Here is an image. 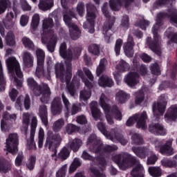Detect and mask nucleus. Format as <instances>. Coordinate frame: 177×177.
<instances>
[{
    "mask_svg": "<svg viewBox=\"0 0 177 177\" xmlns=\"http://www.w3.org/2000/svg\"><path fill=\"white\" fill-rule=\"evenodd\" d=\"M112 161L118 165L120 169L125 170L129 165L139 164V160L128 153L116 154L112 157Z\"/></svg>",
    "mask_w": 177,
    "mask_h": 177,
    "instance_id": "7ed1b4c3",
    "label": "nucleus"
},
{
    "mask_svg": "<svg viewBox=\"0 0 177 177\" xmlns=\"http://www.w3.org/2000/svg\"><path fill=\"white\" fill-rule=\"evenodd\" d=\"M57 44V36L53 35L46 46L48 52L53 53V52H55Z\"/></svg>",
    "mask_w": 177,
    "mask_h": 177,
    "instance_id": "4c0bfd02",
    "label": "nucleus"
},
{
    "mask_svg": "<svg viewBox=\"0 0 177 177\" xmlns=\"http://www.w3.org/2000/svg\"><path fill=\"white\" fill-rule=\"evenodd\" d=\"M117 69L122 73L128 71V70H129V64H128L124 59H122L117 66Z\"/></svg>",
    "mask_w": 177,
    "mask_h": 177,
    "instance_id": "bf43d9fd",
    "label": "nucleus"
},
{
    "mask_svg": "<svg viewBox=\"0 0 177 177\" xmlns=\"http://www.w3.org/2000/svg\"><path fill=\"white\" fill-rule=\"evenodd\" d=\"M12 169V164L3 158H0V172L8 174Z\"/></svg>",
    "mask_w": 177,
    "mask_h": 177,
    "instance_id": "72a5a7b5",
    "label": "nucleus"
},
{
    "mask_svg": "<svg viewBox=\"0 0 177 177\" xmlns=\"http://www.w3.org/2000/svg\"><path fill=\"white\" fill-rule=\"evenodd\" d=\"M89 171V175L91 177H106V175L101 173L96 167H90Z\"/></svg>",
    "mask_w": 177,
    "mask_h": 177,
    "instance_id": "13d9d810",
    "label": "nucleus"
},
{
    "mask_svg": "<svg viewBox=\"0 0 177 177\" xmlns=\"http://www.w3.org/2000/svg\"><path fill=\"white\" fill-rule=\"evenodd\" d=\"M3 118L10 124H13V122H16V120L17 119V115H16V113L10 114L9 113V112L5 111L3 114Z\"/></svg>",
    "mask_w": 177,
    "mask_h": 177,
    "instance_id": "49530a36",
    "label": "nucleus"
},
{
    "mask_svg": "<svg viewBox=\"0 0 177 177\" xmlns=\"http://www.w3.org/2000/svg\"><path fill=\"white\" fill-rule=\"evenodd\" d=\"M44 139H45V131L44 129L41 127L39 130V135H38V147L39 149H42L44 147Z\"/></svg>",
    "mask_w": 177,
    "mask_h": 177,
    "instance_id": "4d7b16f0",
    "label": "nucleus"
},
{
    "mask_svg": "<svg viewBox=\"0 0 177 177\" xmlns=\"http://www.w3.org/2000/svg\"><path fill=\"white\" fill-rule=\"evenodd\" d=\"M68 157H70V151L68 147H64L58 153V158L62 161H65Z\"/></svg>",
    "mask_w": 177,
    "mask_h": 177,
    "instance_id": "a18cd8bd",
    "label": "nucleus"
},
{
    "mask_svg": "<svg viewBox=\"0 0 177 177\" xmlns=\"http://www.w3.org/2000/svg\"><path fill=\"white\" fill-rule=\"evenodd\" d=\"M66 174H67V165H64L56 172V177H66Z\"/></svg>",
    "mask_w": 177,
    "mask_h": 177,
    "instance_id": "774afa93",
    "label": "nucleus"
},
{
    "mask_svg": "<svg viewBox=\"0 0 177 177\" xmlns=\"http://www.w3.org/2000/svg\"><path fill=\"white\" fill-rule=\"evenodd\" d=\"M62 99L64 108L66 110V112L65 113V117L66 118H68V115H70V105H71L70 101L68 100V98L66 97V95H64V93L62 94Z\"/></svg>",
    "mask_w": 177,
    "mask_h": 177,
    "instance_id": "de8ad7c7",
    "label": "nucleus"
},
{
    "mask_svg": "<svg viewBox=\"0 0 177 177\" xmlns=\"http://www.w3.org/2000/svg\"><path fill=\"white\" fill-rule=\"evenodd\" d=\"M19 136L17 133H11L8 136L6 139V150L8 153L16 156L17 151H19Z\"/></svg>",
    "mask_w": 177,
    "mask_h": 177,
    "instance_id": "1a4fd4ad",
    "label": "nucleus"
},
{
    "mask_svg": "<svg viewBox=\"0 0 177 177\" xmlns=\"http://www.w3.org/2000/svg\"><path fill=\"white\" fill-rule=\"evenodd\" d=\"M73 50H74V48H69L67 50V44L66 42L62 43L59 46L60 56L65 60H68V62L73 60Z\"/></svg>",
    "mask_w": 177,
    "mask_h": 177,
    "instance_id": "aec40b11",
    "label": "nucleus"
},
{
    "mask_svg": "<svg viewBox=\"0 0 177 177\" xmlns=\"http://www.w3.org/2000/svg\"><path fill=\"white\" fill-rule=\"evenodd\" d=\"M166 108L167 99L165 98V94H162L158 97V103L155 102L152 105V111L156 120H160V116L163 115L164 113H165Z\"/></svg>",
    "mask_w": 177,
    "mask_h": 177,
    "instance_id": "0eeeda50",
    "label": "nucleus"
},
{
    "mask_svg": "<svg viewBox=\"0 0 177 177\" xmlns=\"http://www.w3.org/2000/svg\"><path fill=\"white\" fill-rule=\"evenodd\" d=\"M35 164H37V156L35 155H32L29 157L26 162V167L29 171H34Z\"/></svg>",
    "mask_w": 177,
    "mask_h": 177,
    "instance_id": "c03bdc74",
    "label": "nucleus"
},
{
    "mask_svg": "<svg viewBox=\"0 0 177 177\" xmlns=\"http://www.w3.org/2000/svg\"><path fill=\"white\" fill-rule=\"evenodd\" d=\"M40 95H42L40 98L41 103L48 104L50 99V88H49V86H48L47 84H43V88L41 89Z\"/></svg>",
    "mask_w": 177,
    "mask_h": 177,
    "instance_id": "a878e982",
    "label": "nucleus"
},
{
    "mask_svg": "<svg viewBox=\"0 0 177 177\" xmlns=\"http://www.w3.org/2000/svg\"><path fill=\"white\" fill-rule=\"evenodd\" d=\"M39 117L45 127H48L49 122L48 121V108L46 105H41L39 109Z\"/></svg>",
    "mask_w": 177,
    "mask_h": 177,
    "instance_id": "2f4dec72",
    "label": "nucleus"
},
{
    "mask_svg": "<svg viewBox=\"0 0 177 177\" xmlns=\"http://www.w3.org/2000/svg\"><path fill=\"white\" fill-rule=\"evenodd\" d=\"M62 143V136L59 133H53V132H48L44 144L45 149H48L50 151H53L54 153L51 155L53 158L57 156V148Z\"/></svg>",
    "mask_w": 177,
    "mask_h": 177,
    "instance_id": "423d86ee",
    "label": "nucleus"
},
{
    "mask_svg": "<svg viewBox=\"0 0 177 177\" xmlns=\"http://www.w3.org/2000/svg\"><path fill=\"white\" fill-rule=\"evenodd\" d=\"M105 63V59H100L99 66L97 68L96 71V74L97 77H100V75H102V74H103V72L106 70V65L104 64Z\"/></svg>",
    "mask_w": 177,
    "mask_h": 177,
    "instance_id": "6e6d98bb",
    "label": "nucleus"
},
{
    "mask_svg": "<svg viewBox=\"0 0 177 177\" xmlns=\"http://www.w3.org/2000/svg\"><path fill=\"white\" fill-rule=\"evenodd\" d=\"M160 153L163 156H172L174 154V149H172V142L167 141L166 143L160 147Z\"/></svg>",
    "mask_w": 177,
    "mask_h": 177,
    "instance_id": "c85d7f7f",
    "label": "nucleus"
},
{
    "mask_svg": "<svg viewBox=\"0 0 177 177\" xmlns=\"http://www.w3.org/2000/svg\"><path fill=\"white\" fill-rule=\"evenodd\" d=\"M160 37H153V39L151 37L147 38V44L149 49L156 53L158 56H161V50L160 48Z\"/></svg>",
    "mask_w": 177,
    "mask_h": 177,
    "instance_id": "a211bd4d",
    "label": "nucleus"
},
{
    "mask_svg": "<svg viewBox=\"0 0 177 177\" xmlns=\"http://www.w3.org/2000/svg\"><path fill=\"white\" fill-rule=\"evenodd\" d=\"M134 1L135 0H109V6L113 12H118L123 5L125 9H128Z\"/></svg>",
    "mask_w": 177,
    "mask_h": 177,
    "instance_id": "ddd939ff",
    "label": "nucleus"
},
{
    "mask_svg": "<svg viewBox=\"0 0 177 177\" xmlns=\"http://www.w3.org/2000/svg\"><path fill=\"white\" fill-rule=\"evenodd\" d=\"M133 46H135L133 37L131 35H129L127 42L124 43L123 46L124 52L127 57H133Z\"/></svg>",
    "mask_w": 177,
    "mask_h": 177,
    "instance_id": "4be33fe9",
    "label": "nucleus"
},
{
    "mask_svg": "<svg viewBox=\"0 0 177 177\" xmlns=\"http://www.w3.org/2000/svg\"><path fill=\"white\" fill-rule=\"evenodd\" d=\"M27 84L29 89L32 91L34 95L35 96L41 95V89L43 88L40 85L38 84L37 81L34 80V77H28L27 79Z\"/></svg>",
    "mask_w": 177,
    "mask_h": 177,
    "instance_id": "5701e85b",
    "label": "nucleus"
},
{
    "mask_svg": "<svg viewBox=\"0 0 177 177\" xmlns=\"http://www.w3.org/2000/svg\"><path fill=\"white\" fill-rule=\"evenodd\" d=\"M55 75L57 78H59L60 81L63 82L64 81V73H66V69L64 68V65H60L59 68L57 64L55 66Z\"/></svg>",
    "mask_w": 177,
    "mask_h": 177,
    "instance_id": "ea45409f",
    "label": "nucleus"
},
{
    "mask_svg": "<svg viewBox=\"0 0 177 177\" xmlns=\"http://www.w3.org/2000/svg\"><path fill=\"white\" fill-rule=\"evenodd\" d=\"M148 129L151 133H153V135L158 136H165L167 135V129L160 123H152L149 124Z\"/></svg>",
    "mask_w": 177,
    "mask_h": 177,
    "instance_id": "6ab92c4d",
    "label": "nucleus"
},
{
    "mask_svg": "<svg viewBox=\"0 0 177 177\" xmlns=\"http://www.w3.org/2000/svg\"><path fill=\"white\" fill-rule=\"evenodd\" d=\"M39 20H40L39 15L35 14L33 15L32 18V22H31V27L33 31H35V30L38 28V26H39Z\"/></svg>",
    "mask_w": 177,
    "mask_h": 177,
    "instance_id": "052dcab7",
    "label": "nucleus"
},
{
    "mask_svg": "<svg viewBox=\"0 0 177 177\" xmlns=\"http://www.w3.org/2000/svg\"><path fill=\"white\" fill-rule=\"evenodd\" d=\"M22 43L24 45L25 48H28V49H30L32 50L34 49V43L30 38L28 37H23L22 39Z\"/></svg>",
    "mask_w": 177,
    "mask_h": 177,
    "instance_id": "e2e57ef3",
    "label": "nucleus"
},
{
    "mask_svg": "<svg viewBox=\"0 0 177 177\" xmlns=\"http://www.w3.org/2000/svg\"><path fill=\"white\" fill-rule=\"evenodd\" d=\"M61 5L65 11L63 12L64 21L69 28V34L71 38L74 41L78 39L81 37V30L78 26L73 22V18L75 17V12L71 10L67 9V1L61 0Z\"/></svg>",
    "mask_w": 177,
    "mask_h": 177,
    "instance_id": "f257e3e1",
    "label": "nucleus"
},
{
    "mask_svg": "<svg viewBox=\"0 0 177 177\" xmlns=\"http://www.w3.org/2000/svg\"><path fill=\"white\" fill-rule=\"evenodd\" d=\"M6 66L10 73H15L18 78H23V72L20 68V64L15 57H10L6 61Z\"/></svg>",
    "mask_w": 177,
    "mask_h": 177,
    "instance_id": "9d476101",
    "label": "nucleus"
},
{
    "mask_svg": "<svg viewBox=\"0 0 177 177\" xmlns=\"http://www.w3.org/2000/svg\"><path fill=\"white\" fill-rule=\"evenodd\" d=\"M82 146V140L79 138H75L70 143V149L73 151V153H77L80 148Z\"/></svg>",
    "mask_w": 177,
    "mask_h": 177,
    "instance_id": "a19ab883",
    "label": "nucleus"
},
{
    "mask_svg": "<svg viewBox=\"0 0 177 177\" xmlns=\"http://www.w3.org/2000/svg\"><path fill=\"white\" fill-rule=\"evenodd\" d=\"M148 171L149 175L153 177H160L161 175H162L161 168L159 167H149Z\"/></svg>",
    "mask_w": 177,
    "mask_h": 177,
    "instance_id": "8fccbe9b",
    "label": "nucleus"
},
{
    "mask_svg": "<svg viewBox=\"0 0 177 177\" xmlns=\"http://www.w3.org/2000/svg\"><path fill=\"white\" fill-rule=\"evenodd\" d=\"M6 44L8 46H15L16 45V37L12 32H8L6 36Z\"/></svg>",
    "mask_w": 177,
    "mask_h": 177,
    "instance_id": "37998d69",
    "label": "nucleus"
},
{
    "mask_svg": "<svg viewBox=\"0 0 177 177\" xmlns=\"http://www.w3.org/2000/svg\"><path fill=\"white\" fill-rule=\"evenodd\" d=\"M177 119V104L171 105L165 115V120L167 122L175 121Z\"/></svg>",
    "mask_w": 177,
    "mask_h": 177,
    "instance_id": "393cba45",
    "label": "nucleus"
},
{
    "mask_svg": "<svg viewBox=\"0 0 177 177\" xmlns=\"http://www.w3.org/2000/svg\"><path fill=\"white\" fill-rule=\"evenodd\" d=\"M114 23H115V20L113 18L109 19L104 23L103 34L106 35V37H108V38H110V37L113 35V30L111 29L113 28V26H114ZM109 31L111 32H109Z\"/></svg>",
    "mask_w": 177,
    "mask_h": 177,
    "instance_id": "cd10ccee",
    "label": "nucleus"
},
{
    "mask_svg": "<svg viewBox=\"0 0 177 177\" xmlns=\"http://www.w3.org/2000/svg\"><path fill=\"white\" fill-rule=\"evenodd\" d=\"M145 100V92L140 90L135 93V103L136 104H140Z\"/></svg>",
    "mask_w": 177,
    "mask_h": 177,
    "instance_id": "5fc2aeb1",
    "label": "nucleus"
},
{
    "mask_svg": "<svg viewBox=\"0 0 177 177\" xmlns=\"http://www.w3.org/2000/svg\"><path fill=\"white\" fill-rule=\"evenodd\" d=\"M131 150L138 158H141L142 160L146 158L150 152V149L147 147H132Z\"/></svg>",
    "mask_w": 177,
    "mask_h": 177,
    "instance_id": "b1692460",
    "label": "nucleus"
},
{
    "mask_svg": "<svg viewBox=\"0 0 177 177\" xmlns=\"http://www.w3.org/2000/svg\"><path fill=\"white\" fill-rule=\"evenodd\" d=\"M169 19V21L173 26L177 28V10H169L168 12H160L157 15V19Z\"/></svg>",
    "mask_w": 177,
    "mask_h": 177,
    "instance_id": "dca6fc26",
    "label": "nucleus"
},
{
    "mask_svg": "<svg viewBox=\"0 0 177 177\" xmlns=\"http://www.w3.org/2000/svg\"><path fill=\"white\" fill-rule=\"evenodd\" d=\"M147 121V113L146 111H143L140 116L138 115H136L134 116L130 117L127 122L126 125L127 127H132L135 124V122H137L136 127L138 129L142 128V129H146V122Z\"/></svg>",
    "mask_w": 177,
    "mask_h": 177,
    "instance_id": "6e6552de",
    "label": "nucleus"
},
{
    "mask_svg": "<svg viewBox=\"0 0 177 177\" xmlns=\"http://www.w3.org/2000/svg\"><path fill=\"white\" fill-rule=\"evenodd\" d=\"M97 9L92 3L86 4V21L83 24V28L88 30L90 34L95 32V21L96 20V13Z\"/></svg>",
    "mask_w": 177,
    "mask_h": 177,
    "instance_id": "20e7f679",
    "label": "nucleus"
},
{
    "mask_svg": "<svg viewBox=\"0 0 177 177\" xmlns=\"http://www.w3.org/2000/svg\"><path fill=\"white\" fill-rule=\"evenodd\" d=\"M53 7V0H40L39 3V8L41 10H49L50 8Z\"/></svg>",
    "mask_w": 177,
    "mask_h": 177,
    "instance_id": "58836bf2",
    "label": "nucleus"
},
{
    "mask_svg": "<svg viewBox=\"0 0 177 177\" xmlns=\"http://www.w3.org/2000/svg\"><path fill=\"white\" fill-rule=\"evenodd\" d=\"M133 145H143V138L140 134L134 133L131 136Z\"/></svg>",
    "mask_w": 177,
    "mask_h": 177,
    "instance_id": "680f3d73",
    "label": "nucleus"
},
{
    "mask_svg": "<svg viewBox=\"0 0 177 177\" xmlns=\"http://www.w3.org/2000/svg\"><path fill=\"white\" fill-rule=\"evenodd\" d=\"M64 125V120L63 119H59L57 120L53 125V131L54 132H59L62 128H63V126Z\"/></svg>",
    "mask_w": 177,
    "mask_h": 177,
    "instance_id": "69168bd1",
    "label": "nucleus"
},
{
    "mask_svg": "<svg viewBox=\"0 0 177 177\" xmlns=\"http://www.w3.org/2000/svg\"><path fill=\"white\" fill-rule=\"evenodd\" d=\"M100 104L105 113L108 124L110 125L114 124L113 117H114L115 120H118V121L122 120V114L121 111H120L118 106L117 105L110 106L109 104L106 103V96L104 94H102L100 98Z\"/></svg>",
    "mask_w": 177,
    "mask_h": 177,
    "instance_id": "f03ea898",
    "label": "nucleus"
},
{
    "mask_svg": "<svg viewBox=\"0 0 177 177\" xmlns=\"http://www.w3.org/2000/svg\"><path fill=\"white\" fill-rule=\"evenodd\" d=\"M55 24H53V19L52 18L46 19L43 21L42 29L44 34L53 35V28Z\"/></svg>",
    "mask_w": 177,
    "mask_h": 177,
    "instance_id": "bb28decb",
    "label": "nucleus"
},
{
    "mask_svg": "<svg viewBox=\"0 0 177 177\" xmlns=\"http://www.w3.org/2000/svg\"><path fill=\"white\" fill-rule=\"evenodd\" d=\"M97 127L99 131H100L101 133L107 138H110L111 139H116V140H121V139H122V136L120 134V133L112 131V133L113 132H114V133L111 134V133L107 131V129H106V124L102 122H98Z\"/></svg>",
    "mask_w": 177,
    "mask_h": 177,
    "instance_id": "f3484780",
    "label": "nucleus"
},
{
    "mask_svg": "<svg viewBox=\"0 0 177 177\" xmlns=\"http://www.w3.org/2000/svg\"><path fill=\"white\" fill-rule=\"evenodd\" d=\"M84 85L86 88H84L80 93V99L82 102H86L91 99V96L92 95V88H93V83L88 80L84 81Z\"/></svg>",
    "mask_w": 177,
    "mask_h": 177,
    "instance_id": "2eb2a0df",
    "label": "nucleus"
},
{
    "mask_svg": "<svg viewBox=\"0 0 177 177\" xmlns=\"http://www.w3.org/2000/svg\"><path fill=\"white\" fill-rule=\"evenodd\" d=\"M88 52L94 56L100 55V46L96 44H92L88 46Z\"/></svg>",
    "mask_w": 177,
    "mask_h": 177,
    "instance_id": "3c124183",
    "label": "nucleus"
},
{
    "mask_svg": "<svg viewBox=\"0 0 177 177\" xmlns=\"http://www.w3.org/2000/svg\"><path fill=\"white\" fill-rule=\"evenodd\" d=\"M8 120L5 119L1 121V129L2 132H8L10 128H12V123H8Z\"/></svg>",
    "mask_w": 177,
    "mask_h": 177,
    "instance_id": "0e129e2a",
    "label": "nucleus"
},
{
    "mask_svg": "<svg viewBox=\"0 0 177 177\" xmlns=\"http://www.w3.org/2000/svg\"><path fill=\"white\" fill-rule=\"evenodd\" d=\"M37 124L38 120H37V117H33L30 126V139L27 140L29 150H37V145H35L34 138L35 136V129H37Z\"/></svg>",
    "mask_w": 177,
    "mask_h": 177,
    "instance_id": "4468645a",
    "label": "nucleus"
},
{
    "mask_svg": "<svg viewBox=\"0 0 177 177\" xmlns=\"http://www.w3.org/2000/svg\"><path fill=\"white\" fill-rule=\"evenodd\" d=\"M162 23V19L157 18L156 24L153 25L152 28L153 38H160V35H158V30H160V27H161Z\"/></svg>",
    "mask_w": 177,
    "mask_h": 177,
    "instance_id": "09e8293b",
    "label": "nucleus"
},
{
    "mask_svg": "<svg viewBox=\"0 0 177 177\" xmlns=\"http://www.w3.org/2000/svg\"><path fill=\"white\" fill-rule=\"evenodd\" d=\"M6 86V77L3 75V68H2V62L0 60V92H3Z\"/></svg>",
    "mask_w": 177,
    "mask_h": 177,
    "instance_id": "79ce46f5",
    "label": "nucleus"
},
{
    "mask_svg": "<svg viewBox=\"0 0 177 177\" xmlns=\"http://www.w3.org/2000/svg\"><path fill=\"white\" fill-rule=\"evenodd\" d=\"M13 19H15V13L11 11L7 14L5 21H3L7 30H10L13 27V24H15Z\"/></svg>",
    "mask_w": 177,
    "mask_h": 177,
    "instance_id": "c9c22d12",
    "label": "nucleus"
},
{
    "mask_svg": "<svg viewBox=\"0 0 177 177\" xmlns=\"http://www.w3.org/2000/svg\"><path fill=\"white\" fill-rule=\"evenodd\" d=\"M166 34L168 38H171V42L177 44V32H174L169 29L166 30Z\"/></svg>",
    "mask_w": 177,
    "mask_h": 177,
    "instance_id": "338daca9",
    "label": "nucleus"
},
{
    "mask_svg": "<svg viewBox=\"0 0 177 177\" xmlns=\"http://www.w3.org/2000/svg\"><path fill=\"white\" fill-rule=\"evenodd\" d=\"M129 97H131V95L122 90H120L116 93V100L122 104L125 103L129 99Z\"/></svg>",
    "mask_w": 177,
    "mask_h": 177,
    "instance_id": "e433bc0d",
    "label": "nucleus"
},
{
    "mask_svg": "<svg viewBox=\"0 0 177 177\" xmlns=\"http://www.w3.org/2000/svg\"><path fill=\"white\" fill-rule=\"evenodd\" d=\"M37 59V66L35 71V75L38 78L45 77L44 71V63H45V52L41 49H37L36 51Z\"/></svg>",
    "mask_w": 177,
    "mask_h": 177,
    "instance_id": "9b49d317",
    "label": "nucleus"
},
{
    "mask_svg": "<svg viewBox=\"0 0 177 177\" xmlns=\"http://www.w3.org/2000/svg\"><path fill=\"white\" fill-rule=\"evenodd\" d=\"M23 61L25 67L30 68L34 66V57L28 52H25L23 55Z\"/></svg>",
    "mask_w": 177,
    "mask_h": 177,
    "instance_id": "473e14b6",
    "label": "nucleus"
},
{
    "mask_svg": "<svg viewBox=\"0 0 177 177\" xmlns=\"http://www.w3.org/2000/svg\"><path fill=\"white\" fill-rule=\"evenodd\" d=\"M51 113L53 115H59L63 111V104H62V98L55 97L51 102Z\"/></svg>",
    "mask_w": 177,
    "mask_h": 177,
    "instance_id": "412c9836",
    "label": "nucleus"
},
{
    "mask_svg": "<svg viewBox=\"0 0 177 177\" xmlns=\"http://www.w3.org/2000/svg\"><path fill=\"white\" fill-rule=\"evenodd\" d=\"M12 3L9 0H0V15L5 13L6 9L10 8Z\"/></svg>",
    "mask_w": 177,
    "mask_h": 177,
    "instance_id": "603ef678",
    "label": "nucleus"
},
{
    "mask_svg": "<svg viewBox=\"0 0 177 177\" xmlns=\"http://www.w3.org/2000/svg\"><path fill=\"white\" fill-rule=\"evenodd\" d=\"M87 145L95 146L93 147V150L96 153H113V151L118 150V147L115 145L103 146V144L100 143V140H97V137L95 134L90 135L87 140Z\"/></svg>",
    "mask_w": 177,
    "mask_h": 177,
    "instance_id": "39448f33",
    "label": "nucleus"
},
{
    "mask_svg": "<svg viewBox=\"0 0 177 177\" xmlns=\"http://www.w3.org/2000/svg\"><path fill=\"white\" fill-rule=\"evenodd\" d=\"M138 77H139L138 73L130 72L124 79V82L129 86H135L138 84V80H136Z\"/></svg>",
    "mask_w": 177,
    "mask_h": 177,
    "instance_id": "c756f323",
    "label": "nucleus"
},
{
    "mask_svg": "<svg viewBox=\"0 0 177 177\" xmlns=\"http://www.w3.org/2000/svg\"><path fill=\"white\" fill-rule=\"evenodd\" d=\"M98 84L102 88H111L114 85V82L109 76L102 75L98 80Z\"/></svg>",
    "mask_w": 177,
    "mask_h": 177,
    "instance_id": "7c9ffc66",
    "label": "nucleus"
},
{
    "mask_svg": "<svg viewBox=\"0 0 177 177\" xmlns=\"http://www.w3.org/2000/svg\"><path fill=\"white\" fill-rule=\"evenodd\" d=\"M162 165L167 168H175L177 167V162L176 160H172L168 158H164L162 161Z\"/></svg>",
    "mask_w": 177,
    "mask_h": 177,
    "instance_id": "864d4df0",
    "label": "nucleus"
},
{
    "mask_svg": "<svg viewBox=\"0 0 177 177\" xmlns=\"http://www.w3.org/2000/svg\"><path fill=\"white\" fill-rule=\"evenodd\" d=\"M99 156L97 157H93L91 156L86 151H84L82 154V158L83 160H88V161H92L93 162H95L99 165V167H102V168H106V165H107V162L106 161V158L104 157V153H98Z\"/></svg>",
    "mask_w": 177,
    "mask_h": 177,
    "instance_id": "f8f14e48",
    "label": "nucleus"
},
{
    "mask_svg": "<svg viewBox=\"0 0 177 177\" xmlns=\"http://www.w3.org/2000/svg\"><path fill=\"white\" fill-rule=\"evenodd\" d=\"M90 107H91V114L94 120L95 121H97V120H100L102 113L100 112V110L97 109V106H96V102H92L90 104Z\"/></svg>",
    "mask_w": 177,
    "mask_h": 177,
    "instance_id": "f704fd0d",
    "label": "nucleus"
}]
</instances>
